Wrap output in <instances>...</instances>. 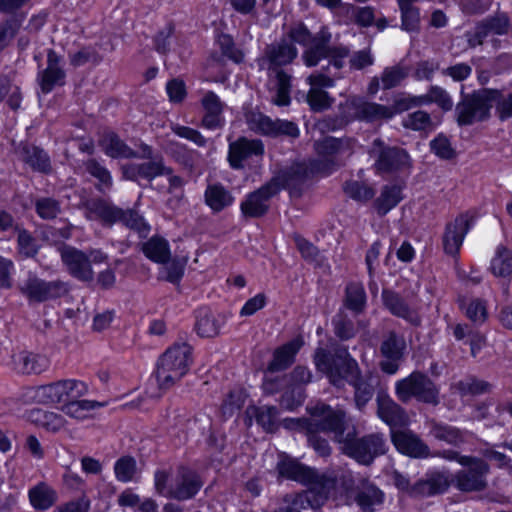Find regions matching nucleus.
<instances>
[{
    "label": "nucleus",
    "instance_id": "a878e982",
    "mask_svg": "<svg viewBox=\"0 0 512 512\" xmlns=\"http://www.w3.org/2000/svg\"><path fill=\"white\" fill-rule=\"evenodd\" d=\"M298 55V50L293 43L285 40L268 46L265 50L264 60L268 63V70H277L291 64Z\"/></svg>",
    "mask_w": 512,
    "mask_h": 512
},
{
    "label": "nucleus",
    "instance_id": "a18cd8bd",
    "mask_svg": "<svg viewBox=\"0 0 512 512\" xmlns=\"http://www.w3.org/2000/svg\"><path fill=\"white\" fill-rule=\"evenodd\" d=\"M490 105L495 103V112L502 122L512 118V92L504 95L499 89H488Z\"/></svg>",
    "mask_w": 512,
    "mask_h": 512
},
{
    "label": "nucleus",
    "instance_id": "f704fd0d",
    "mask_svg": "<svg viewBox=\"0 0 512 512\" xmlns=\"http://www.w3.org/2000/svg\"><path fill=\"white\" fill-rule=\"evenodd\" d=\"M194 330L201 338H211L219 334L220 323L208 307H201L195 311Z\"/></svg>",
    "mask_w": 512,
    "mask_h": 512
},
{
    "label": "nucleus",
    "instance_id": "c03bdc74",
    "mask_svg": "<svg viewBox=\"0 0 512 512\" xmlns=\"http://www.w3.org/2000/svg\"><path fill=\"white\" fill-rule=\"evenodd\" d=\"M104 406V402L94 400H75L65 403L62 406V411L71 418L84 420L89 417L91 411Z\"/></svg>",
    "mask_w": 512,
    "mask_h": 512
},
{
    "label": "nucleus",
    "instance_id": "79ce46f5",
    "mask_svg": "<svg viewBox=\"0 0 512 512\" xmlns=\"http://www.w3.org/2000/svg\"><path fill=\"white\" fill-rule=\"evenodd\" d=\"M405 349L404 338L395 331H390L380 345L381 355L387 360H401Z\"/></svg>",
    "mask_w": 512,
    "mask_h": 512
},
{
    "label": "nucleus",
    "instance_id": "5fc2aeb1",
    "mask_svg": "<svg viewBox=\"0 0 512 512\" xmlns=\"http://www.w3.org/2000/svg\"><path fill=\"white\" fill-rule=\"evenodd\" d=\"M329 37L315 39L310 47L303 52V61L307 67H315L322 59H325Z\"/></svg>",
    "mask_w": 512,
    "mask_h": 512
},
{
    "label": "nucleus",
    "instance_id": "2f4dec72",
    "mask_svg": "<svg viewBox=\"0 0 512 512\" xmlns=\"http://www.w3.org/2000/svg\"><path fill=\"white\" fill-rule=\"evenodd\" d=\"M13 369L19 374H40L49 366L46 357L27 351H21L12 356Z\"/></svg>",
    "mask_w": 512,
    "mask_h": 512
},
{
    "label": "nucleus",
    "instance_id": "603ef678",
    "mask_svg": "<svg viewBox=\"0 0 512 512\" xmlns=\"http://www.w3.org/2000/svg\"><path fill=\"white\" fill-rule=\"evenodd\" d=\"M306 398L305 387L288 383L281 394L280 404L289 411L301 406Z\"/></svg>",
    "mask_w": 512,
    "mask_h": 512
},
{
    "label": "nucleus",
    "instance_id": "4c0bfd02",
    "mask_svg": "<svg viewBox=\"0 0 512 512\" xmlns=\"http://www.w3.org/2000/svg\"><path fill=\"white\" fill-rule=\"evenodd\" d=\"M331 325L335 337L341 342L350 341L358 334L355 321L341 309L332 317Z\"/></svg>",
    "mask_w": 512,
    "mask_h": 512
},
{
    "label": "nucleus",
    "instance_id": "7ed1b4c3",
    "mask_svg": "<svg viewBox=\"0 0 512 512\" xmlns=\"http://www.w3.org/2000/svg\"><path fill=\"white\" fill-rule=\"evenodd\" d=\"M276 470L280 478L306 486L311 492L324 499H327L329 492L335 487L334 478L319 473L317 469L307 466L286 454L280 457Z\"/></svg>",
    "mask_w": 512,
    "mask_h": 512
},
{
    "label": "nucleus",
    "instance_id": "c9c22d12",
    "mask_svg": "<svg viewBox=\"0 0 512 512\" xmlns=\"http://www.w3.org/2000/svg\"><path fill=\"white\" fill-rule=\"evenodd\" d=\"M28 418L33 424L53 433L60 431L66 424L61 414L43 409H32Z\"/></svg>",
    "mask_w": 512,
    "mask_h": 512
},
{
    "label": "nucleus",
    "instance_id": "052dcab7",
    "mask_svg": "<svg viewBox=\"0 0 512 512\" xmlns=\"http://www.w3.org/2000/svg\"><path fill=\"white\" fill-rule=\"evenodd\" d=\"M431 152L442 160H452L456 157V151L452 147L450 139L444 134H437L430 141Z\"/></svg>",
    "mask_w": 512,
    "mask_h": 512
},
{
    "label": "nucleus",
    "instance_id": "dca6fc26",
    "mask_svg": "<svg viewBox=\"0 0 512 512\" xmlns=\"http://www.w3.org/2000/svg\"><path fill=\"white\" fill-rule=\"evenodd\" d=\"M386 110L383 104L354 99L350 102L340 103L337 114L341 119L346 120L348 126L356 120L367 123L375 122L378 116H385Z\"/></svg>",
    "mask_w": 512,
    "mask_h": 512
},
{
    "label": "nucleus",
    "instance_id": "f8f14e48",
    "mask_svg": "<svg viewBox=\"0 0 512 512\" xmlns=\"http://www.w3.org/2000/svg\"><path fill=\"white\" fill-rule=\"evenodd\" d=\"M317 158L311 161V171L324 176H330L336 172L340 163L337 155L343 149V141L340 138L327 136L317 141L314 146Z\"/></svg>",
    "mask_w": 512,
    "mask_h": 512
},
{
    "label": "nucleus",
    "instance_id": "6e6d98bb",
    "mask_svg": "<svg viewBox=\"0 0 512 512\" xmlns=\"http://www.w3.org/2000/svg\"><path fill=\"white\" fill-rule=\"evenodd\" d=\"M401 12V29L418 32L420 29V9L413 4L398 5Z\"/></svg>",
    "mask_w": 512,
    "mask_h": 512
},
{
    "label": "nucleus",
    "instance_id": "2eb2a0df",
    "mask_svg": "<svg viewBox=\"0 0 512 512\" xmlns=\"http://www.w3.org/2000/svg\"><path fill=\"white\" fill-rule=\"evenodd\" d=\"M308 412L311 417L321 418L324 433L333 434L336 442L343 443L348 429L347 415L344 410L334 409L326 403H319L308 408Z\"/></svg>",
    "mask_w": 512,
    "mask_h": 512
},
{
    "label": "nucleus",
    "instance_id": "4468645a",
    "mask_svg": "<svg viewBox=\"0 0 512 512\" xmlns=\"http://www.w3.org/2000/svg\"><path fill=\"white\" fill-rule=\"evenodd\" d=\"M265 146L261 139H249L240 136L228 145L227 161L233 170H242L245 162L257 158L262 161Z\"/></svg>",
    "mask_w": 512,
    "mask_h": 512
},
{
    "label": "nucleus",
    "instance_id": "09e8293b",
    "mask_svg": "<svg viewBox=\"0 0 512 512\" xmlns=\"http://www.w3.org/2000/svg\"><path fill=\"white\" fill-rule=\"evenodd\" d=\"M29 499L34 508L46 510L56 501V493L45 483H40L30 489Z\"/></svg>",
    "mask_w": 512,
    "mask_h": 512
},
{
    "label": "nucleus",
    "instance_id": "e433bc0d",
    "mask_svg": "<svg viewBox=\"0 0 512 512\" xmlns=\"http://www.w3.org/2000/svg\"><path fill=\"white\" fill-rule=\"evenodd\" d=\"M172 173L173 168L164 164V158L160 153H156V159L142 162L134 169V174L136 176L148 182H151L159 176L171 175Z\"/></svg>",
    "mask_w": 512,
    "mask_h": 512
},
{
    "label": "nucleus",
    "instance_id": "f3484780",
    "mask_svg": "<svg viewBox=\"0 0 512 512\" xmlns=\"http://www.w3.org/2000/svg\"><path fill=\"white\" fill-rule=\"evenodd\" d=\"M277 196L268 182L245 195L240 203V211L246 219H259L264 217L270 209V200Z\"/></svg>",
    "mask_w": 512,
    "mask_h": 512
},
{
    "label": "nucleus",
    "instance_id": "9d476101",
    "mask_svg": "<svg viewBox=\"0 0 512 512\" xmlns=\"http://www.w3.org/2000/svg\"><path fill=\"white\" fill-rule=\"evenodd\" d=\"M311 166L304 162H294L290 166L278 170L267 182L277 191V195L282 190H287L290 195L301 196L302 185L309 179Z\"/></svg>",
    "mask_w": 512,
    "mask_h": 512
},
{
    "label": "nucleus",
    "instance_id": "e2e57ef3",
    "mask_svg": "<svg viewBox=\"0 0 512 512\" xmlns=\"http://www.w3.org/2000/svg\"><path fill=\"white\" fill-rule=\"evenodd\" d=\"M22 25L17 16H12L0 23V51H2L15 37Z\"/></svg>",
    "mask_w": 512,
    "mask_h": 512
},
{
    "label": "nucleus",
    "instance_id": "0eeeda50",
    "mask_svg": "<svg viewBox=\"0 0 512 512\" xmlns=\"http://www.w3.org/2000/svg\"><path fill=\"white\" fill-rule=\"evenodd\" d=\"M370 156L375 158L373 167L377 175L401 172L411 166V157L406 149L387 145L381 138L373 140Z\"/></svg>",
    "mask_w": 512,
    "mask_h": 512
},
{
    "label": "nucleus",
    "instance_id": "3c124183",
    "mask_svg": "<svg viewBox=\"0 0 512 512\" xmlns=\"http://www.w3.org/2000/svg\"><path fill=\"white\" fill-rule=\"evenodd\" d=\"M247 394L244 389L230 390L223 399L220 410L224 417L230 418L245 405Z\"/></svg>",
    "mask_w": 512,
    "mask_h": 512
},
{
    "label": "nucleus",
    "instance_id": "774afa93",
    "mask_svg": "<svg viewBox=\"0 0 512 512\" xmlns=\"http://www.w3.org/2000/svg\"><path fill=\"white\" fill-rule=\"evenodd\" d=\"M293 241L301 257L306 262L316 261L319 256V249L316 245L298 233L294 234Z\"/></svg>",
    "mask_w": 512,
    "mask_h": 512
},
{
    "label": "nucleus",
    "instance_id": "bf43d9fd",
    "mask_svg": "<svg viewBox=\"0 0 512 512\" xmlns=\"http://www.w3.org/2000/svg\"><path fill=\"white\" fill-rule=\"evenodd\" d=\"M407 76L406 68L399 64L385 67L381 73L382 89L390 90L399 86Z\"/></svg>",
    "mask_w": 512,
    "mask_h": 512
},
{
    "label": "nucleus",
    "instance_id": "0e129e2a",
    "mask_svg": "<svg viewBox=\"0 0 512 512\" xmlns=\"http://www.w3.org/2000/svg\"><path fill=\"white\" fill-rule=\"evenodd\" d=\"M84 167L87 173L96 178L99 181L98 189L102 190L101 186L106 188L110 187L112 184L110 172L101 165L95 159H89L84 162Z\"/></svg>",
    "mask_w": 512,
    "mask_h": 512
},
{
    "label": "nucleus",
    "instance_id": "cd10ccee",
    "mask_svg": "<svg viewBox=\"0 0 512 512\" xmlns=\"http://www.w3.org/2000/svg\"><path fill=\"white\" fill-rule=\"evenodd\" d=\"M85 207L89 218L100 219L105 224L112 225L125 217L124 210L104 199H91L86 202Z\"/></svg>",
    "mask_w": 512,
    "mask_h": 512
},
{
    "label": "nucleus",
    "instance_id": "9b49d317",
    "mask_svg": "<svg viewBox=\"0 0 512 512\" xmlns=\"http://www.w3.org/2000/svg\"><path fill=\"white\" fill-rule=\"evenodd\" d=\"M474 224L475 217L470 211L461 212L452 221L446 223L442 236L445 254L454 258L459 257L465 237Z\"/></svg>",
    "mask_w": 512,
    "mask_h": 512
},
{
    "label": "nucleus",
    "instance_id": "338daca9",
    "mask_svg": "<svg viewBox=\"0 0 512 512\" xmlns=\"http://www.w3.org/2000/svg\"><path fill=\"white\" fill-rule=\"evenodd\" d=\"M404 127L413 131H425L432 127V119L428 112L417 110L408 115L404 121Z\"/></svg>",
    "mask_w": 512,
    "mask_h": 512
},
{
    "label": "nucleus",
    "instance_id": "69168bd1",
    "mask_svg": "<svg viewBox=\"0 0 512 512\" xmlns=\"http://www.w3.org/2000/svg\"><path fill=\"white\" fill-rule=\"evenodd\" d=\"M62 382L65 403H68L69 401H75L78 398L86 395L89 391L88 384L81 380L64 379Z\"/></svg>",
    "mask_w": 512,
    "mask_h": 512
},
{
    "label": "nucleus",
    "instance_id": "ddd939ff",
    "mask_svg": "<svg viewBox=\"0 0 512 512\" xmlns=\"http://www.w3.org/2000/svg\"><path fill=\"white\" fill-rule=\"evenodd\" d=\"M454 486L452 474L448 470L433 469L425 473V478L416 480L410 488V496L429 498L445 494Z\"/></svg>",
    "mask_w": 512,
    "mask_h": 512
},
{
    "label": "nucleus",
    "instance_id": "49530a36",
    "mask_svg": "<svg viewBox=\"0 0 512 512\" xmlns=\"http://www.w3.org/2000/svg\"><path fill=\"white\" fill-rule=\"evenodd\" d=\"M23 160L33 169L42 173L51 170L50 158L47 153L36 146H27L23 149Z\"/></svg>",
    "mask_w": 512,
    "mask_h": 512
},
{
    "label": "nucleus",
    "instance_id": "b1692460",
    "mask_svg": "<svg viewBox=\"0 0 512 512\" xmlns=\"http://www.w3.org/2000/svg\"><path fill=\"white\" fill-rule=\"evenodd\" d=\"M201 105L205 111L201 120L202 127L211 131L223 128L225 125L224 105L220 97L214 91L209 90L202 97Z\"/></svg>",
    "mask_w": 512,
    "mask_h": 512
},
{
    "label": "nucleus",
    "instance_id": "5701e85b",
    "mask_svg": "<svg viewBox=\"0 0 512 512\" xmlns=\"http://www.w3.org/2000/svg\"><path fill=\"white\" fill-rule=\"evenodd\" d=\"M253 419L268 434L276 433L281 425L279 410L273 405L249 406L246 410L245 424L250 427Z\"/></svg>",
    "mask_w": 512,
    "mask_h": 512
},
{
    "label": "nucleus",
    "instance_id": "39448f33",
    "mask_svg": "<svg viewBox=\"0 0 512 512\" xmlns=\"http://www.w3.org/2000/svg\"><path fill=\"white\" fill-rule=\"evenodd\" d=\"M462 469L452 474L454 487L463 493L481 492L488 486L489 463L474 455L462 458Z\"/></svg>",
    "mask_w": 512,
    "mask_h": 512
},
{
    "label": "nucleus",
    "instance_id": "de8ad7c7",
    "mask_svg": "<svg viewBox=\"0 0 512 512\" xmlns=\"http://www.w3.org/2000/svg\"><path fill=\"white\" fill-rule=\"evenodd\" d=\"M430 433L435 439L444 441L455 447H460L464 442L463 435L458 428L442 422H434L431 426Z\"/></svg>",
    "mask_w": 512,
    "mask_h": 512
},
{
    "label": "nucleus",
    "instance_id": "f257e3e1",
    "mask_svg": "<svg viewBox=\"0 0 512 512\" xmlns=\"http://www.w3.org/2000/svg\"><path fill=\"white\" fill-rule=\"evenodd\" d=\"M317 372L325 375L330 385L340 389L348 384L354 390V404L363 410L375 394L374 376L363 374L357 360L346 346H338L333 351L317 347L312 355Z\"/></svg>",
    "mask_w": 512,
    "mask_h": 512
},
{
    "label": "nucleus",
    "instance_id": "c756f323",
    "mask_svg": "<svg viewBox=\"0 0 512 512\" xmlns=\"http://www.w3.org/2000/svg\"><path fill=\"white\" fill-rule=\"evenodd\" d=\"M354 501L361 512H376V507L381 506L385 501V493L378 486L367 481L361 487H357Z\"/></svg>",
    "mask_w": 512,
    "mask_h": 512
},
{
    "label": "nucleus",
    "instance_id": "a211bd4d",
    "mask_svg": "<svg viewBox=\"0 0 512 512\" xmlns=\"http://www.w3.org/2000/svg\"><path fill=\"white\" fill-rule=\"evenodd\" d=\"M304 344L303 336L297 335L291 340L277 346L273 350L271 359L267 362L264 372L274 374L284 372L291 368Z\"/></svg>",
    "mask_w": 512,
    "mask_h": 512
},
{
    "label": "nucleus",
    "instance_id": "c85d7f7f",
    "mask_svg": "<svg viewBox=\"0 0 512 512\" xmlns=\"http://www.w3.org/2000/svg\"><path fill=\"white\" fill-rule=\"evenodd\" d=\"M405 186L399 183L386 184L381 188L380 195L374 200L373 206L380 217L386 216L404 199Z\"/></svg>",
    "mask_w": 512,
    "mask_h": 512
},
{
    "label": "nucleus",
    "instance_id": "473e14b6",
    "mask_svg": "<svg viewBox=\"0 0 512 512\" xmlns=\"http://www.w3.org/2000/svg\"><path fill=\"white\" fill-rule=\"evenodd\" d=\"M458 307L465 317L476 326H481L488 320V305L487 301L483 298L475 297L469 301H466L465 298H459Z\"/></svg>",
    "mask_w": 512,
    "mask_h": 512
},
{
    "label": "nucleus",
    "instance_id": "58836bf2",
    "mask_svg": "<svg viewBox=\"0 0 512 512\" xmlns=\"http://www.w3.org/2000/svg\"><path fill=\"white\" fill-rule=\"evenodd\" d=\"M453 388L461 397L479 396L491 391L492 385L474 375H469L454 383Z\"/></svg>",
    "mask_w": 512,
    "mask_h": 512
},
{
    "label": "nucleus",
    "instance_id": "a19ab883",
    "mask_svg": "<svg viewBox=\"0 0 512 512\" xmlns=\"http://www.w3.org/2000/svg\"><path fill=\"white\" fill-rule=\"evenodd\" d=\"M33 398L41 404H65L62 380L36 387L33 391Z\"/></svg>",
    "mask_w": 512,
    "mask_h": 512
},
{
    "label": "nucleus",
    "instance_id": "bb28decb",
    "mask_svg": "<svg viewBox=\"0 0 512 512\" xmlns=\"http://www.w3.org/2000/svg\"><path fill=\"white\" fill-rule=\"evenodd\" d=\"M61 57L52 49L47 53V67L39 77V83L43 93L52 91L55 85H63L65 71L62 69Z\"/></svg>",
    "mask_w": 512,
    "mask_h": 512
},
{
    "label": "nucleus",
    "instance_id": "864d4df0",
    "mask_svg": "<svg viewBox=\"0 0 512 512\" xmlns=\"http://www.w3.org/2000/svg\"><path fill=\"white\" fill-rule=\"evenodd\" d=\"M216 43L220 48L221 54L235 64H241L244 61V53L237 48L232 35L220 33L216 38Z\"/></svg>",
    "mask_w": 512,
    "mask_h": 512
},
{
    "label": "nucleus",
    "instance_id": "aec40b11",
    "mask_svg": "<svg viewBox=\"0 0 512 512\" xmlns=\"http://www.w3.org/2000/svg\"><path fill=\"white\" fill-rule=\"evenodd\" d=\"M58 251L70 275L84 282L93 280L94 272L90 265L89 256L85 252L69 245H61Z\"/></svg>",
    "mask_w": 512,
    "mask_h": 512
},
{
    "label": "nucleus",
    "instance_id": "ea45409f",
    "mask_svg": "<svg viewBox=\"0 0 512 512\" xmlns=\"http://www.w3.org/2000/svg\"><path fill=\"white\" fill-rule=\"evenodd\" d=\"M378 417L389 426H396L403 423L405 418L404 409L391 398H378Z\"/></svg>",
    "mask_w": 512,
    "mask_h": 512
},
{
    "label": "nucleus",
    "instance_id": "37998d69",
    "mask_svg": "<svg viewBox=\"0 0 512 512\" xmlns=\"http://www.w3.org/2000/svg\"><path fill=\"white\" fill-rule=\"evenodd\" d=\"M490 271L496 277H510L512 275V252L504 245H499L490 262Z\"/></svg>",
    "mask_w": 512,
    "mask_h": 512
},
{
    "label": "nucleus",
    "instance_id": "13d9d810",
    "mask_svg": "<svg viewBox=\"0 0 512 512\" xmlns=\"http://www.w3.org/2000/svg\"><path fill=\"white\" fill-rule=\"evenodd\" d=\"M306 101L311 111L323 112L332 106L335 99L327 91L314 87L308 91Z\"/></svg>",
    "mask_w": 512,
    "mask_h": 512
},
{
    "label": "nucleus",
    "instance_id": "4d7b16f0",
    "mask_svg": "<svg viewBox=\"0 0 512 512\" xmlns=\"http://www.w3.org/2000/svg\"><path fill=\"white\" fill-rule=\"evenodd\" d=\"M175 24L169 21L152 38L155 51L160 55H167L170 51L171 39L175 34Z\"/></svg>",
    "mask_w": 512,
    "mask_h": 512
},
{
    "label": "nucleus",
    "instance_id": "423d86ee",
    "mask_svg": "<svg viewBox=\"0 0 512 512\" xmlns=\"http://www.w3.org/2000/svg\"><path fill=\"white\" fill-rule=\"evenodd\" d=\"M398 398L405 402L411 398L417 401L437 405L439 403V388L425 373L414 371L396 384Z\"/></svg>",
    "mask_w": 512,
    "mask_h": 512
},
{
    "label": "nucleus",
    "instance_id": "1a4fd4ad",
    "mask_svg": "<svg viewBox=\"0 0 512 512\" xmlns=\"http://www.w3.org/2000/svg\"><path fill=\"white\" fill-rule=\"evenodd\" d=\"M19 290L29 302L41 303L65 296L69 285L61 280L46 281L35 274H29L20 284Z\"/></svg>",
    "mask_w": 512,
    "mask_h": 512
},
{
    "label": "nucleus",
    "instance_id": "f03ea898",
    "mask_svg": "<svg viewBox=\"0 0 512 512\" xmlns=\"http://www.w3.org/2000/svg\"><path fill=\"white\" fill-rule=\"evenodd\" d=\"M193 363V347L187 342L175 343L168 347L157 360L153 375L162 391L171 388L184 377Z\"/></svg>",
    "mask_w": 512,
    "mask_h": 512
},
{
    "label": "nucleus",
    "instance_id": "393cba45",
    "mask_svg": "<svg viewBox=\"0 0 512 512\" xmlns=\"http://www.w3.org/2000/svg\"><path fill=\"white\" fill-rule=\"evenodd\" d=\"M342 306L354 317L362 315L368 306V296L360 281H350L344 287Z\"/></svg>",
    "mask_w": 512,
    "mask_h": 512
},
{
    "label": "nucleus",
    "instance_id": "72a5a7b5",
    "mask_svg": "<svg viewBox=\"0 0 512 512\" xmlns=\"http://www.w3.org/2000/svg\"><path fill=\"white\" fill-rule=\"evenodd\" d=\"M205 204L215 213L234 203L235 198L222 184L208 185L204 193Z\"/></svg>",
    "mask_w": 512,
    "mask_h": 512
},
{
    "label": "nucleus",
    "instance_id": "6ab92c4d",
    "mask_svg": "<svg viewBox=\"0 0 512 512\" xmlns=\"http://www.w3.org/2000/svg\"><path fill=\"white\" fill-rule=\"evenodd\" d=\"M381 302L383 308L392 316L403 319L411 326H420L421 318L419 314L410 306L400 292L384 287L381 291Z\"/></svg>",
    "mask_w": 512,
    "mask_h": 512
},
{
    "label": "nucleus",
    "instance_id": "680f3d73",
    "mask_svg": "<svg viewBox=\"0 0 512 512\" xmlns=\"http://www.w3.org/2000/svg\"><path fill=\"white\" fill-rule=\"evenodd\" d=\"M35 211L41 219H55L61 212L60 202L51 197L38 198L35 201Z\"/></svg>",
    "mask_w": 512,
    "mask_h": 512
},
{
    "label": "nucleus",
    "instance_id": "4be33fe9",
    "mask_svg": "<svg viewBox=\"0 0 512 512\" xmlns=\"http://www.w3.org/2000/svg\"><path fill=\"white\" fill-rule=\"evenodd\" d=\"M391 442L402 455L415 459H426L430 456L429 446L410 430L392 431Z\"/></svg>",
    "mask_w": 512,
    "mask_h": 512
},
{
    "label": "nucleus",
    "instance_id": "7c9ffc66",
    "mask_svg": "<svg viewBox=\"0 0 512 512\" xmlns=\"http://www.w3.org/2000/svg\"><path fill=\"white\" fill-rule=\"evenodd\" d=\"M141 252L148 260L156 264H167L172 257L169 241L158 234L142 242Z\"/></svg>",
    "mask_w": 512,
    "mask_h": 512
},
{
    "label": "nucleus",
    "instance_id": "20e7f679",
    "mask_svg": "<svg viewBox=\"0 0 512 512\" xmlns=\"http://www.w3.org/2000/svg\"><path fill=\"white\" fill-rule=\"evenodd\" d=\"M342 452L358 464L369 466L376 458L386 454V441L381 433H370L358 437L356 427L348 430L343 439Z\"/></svg>",
    "mask_w": 512,
    "mask_h": 512
},
{
    "label": "nucleus",
    "instance_id": "8fccbe9b",
    "mask_svg": "<svg viewBox=\"0 0 512 512\" xmlns=\"http://www.w3.org/2000/svg\"><path fill=\"white\" fill-rule=\"evenodd\" d=\"M342 189L349 198L357 202H368L375 196L373 187L358 180H346Z\"/></svg>",
    "mask_w": 512,
    "mask_h": 512
},
{
    "label": "nucleus",
    "instance_id": "412c9836",
    "mask_svg": "<svg viewBox=\"0 0 512 512\" xmlns=\"http://www.w3.org/2000/svg\"><path fill=\"white\" fill-rule=\"evenodd\" d=\"M202 486L203 481L195 470L186 466H180L175 484L171 485L168 499L177 501L193 499L199 493Z\"/></svg>",
    "mask_w": 512,
    "mask_h": 512
},
{
    "label": "nucleus",
    "instance_id": "6e6552de",
    "mask_svg": "<svg viewBox=\"0 0 512 512\" xmlns=\"http://www.w3.org/2000/svg\"><path fill=\"white\" fill-rule=\"evenodd\" d=\"M491 109L488 89L484 90L483 93L466 94L455 107L457 125L465 127L476 122H484L490 118Z\"/></svg>",
    "mask_w": 512,
    "mask_h": 512
}]
</instances>
